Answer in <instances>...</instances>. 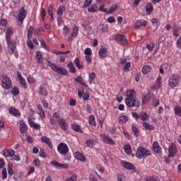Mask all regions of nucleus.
<instances>
[{
    "mask_svg": "<svg viewBox=\"0 0 181 181\" xmlns=\"http://www.w3.org/2000/svg\"><path fill=\"white\" fill-rule=\"evenodd\" d=\"M13 35V28L10 27L6 31V42L8 46V52L9 54H13L16 50V42L11 40V36Z\"/></svg>",
    "mask_w": 181,
    "mask_h": 181,
    "instance_id": "1",
    "label": "nucleus"
},
{
    "mask_svg": "<svg viewBox=\"0 0 181 181\" xmlns=\"http://www.w3.org/2000/svg\"><path fill=\"white\" fill-rule=\"evenodd\" d=\"M47 62L48 67H50L53 71H55L58 74H62V76H67V74H69V71H67L66 69L58 66L56 64L49 61L48 59H47Z\"/></svg>",
    "mask_w": 181,
    "mask_h": 181,
    "instance_id": "2",
    "label": "nucleus"
},
{
    "mask_svg": "<svg viewBox=\"0 0 181 181\" xmlns=\"http://www.w3.org/2000/svg\"><path fill=\"white\" fill-rule=\"evenodd\" d=\"M69 146L66 143H60L57 146V151L59 155H62L64 157L65 160H70V156H66L69 153Z\"/></svg>",
    "mask_w": 181,
    "mask_h": 181,
    "instance_id": "3",
    "label": "nucleus"
},
{
    "mask_svg": "<svg viewBox=\"0 0 181 181\" xmlns=\"http://www.w3.org/2000/svg\"><path fill=\"white\" fill-rule=\"evenodd\" d=\"M0 81L1 83V87L4 90H11L12 88V80L8 75H2L0 78Z\"/></svg>",
    "mask_w": 181,
    "mask_h": 181,
    "instance_id": "4",
    "label": "nucleus"
},
{
    "mask_svg": "<svg viewBox=\"0 0 181 181\" xmlns=\"http://www.w3.org/2000/svg\"><path fill=\"white\" fill-rule=\"evenodd\" d=\"M149 155H151V151L142 146H139L137 148V151L136 152V157L138 158V159L146 158V156H149Z\"/></svg>",
    "mask_w": 181,
    "mask_h": 181,
    "instance_id": "5",
    "label": "nucleus"
},
{
    "mask_svg": "<svg viewBox=\"0 0 181 181\" xmlns=\"http://www.w3.org/2000/svg\"><path fill=\"white\" fill-rule=\"evenodd\" d=\"M180 83V79L178 74H173L170 76L168 80L169 86L171 88H175V87H177Z\"/></svg>",
    "mask_w": 181,
    "mask_h": 181,
    "instance_id": "6",
    "label": "nucleus"
},
{
    "mask_svg": "<svg viewBox=\"0 0 181 181\" xmlns=\"http://www.w3.org/2000/svg\"><path fill=\"white\" fill-rule=\"evenodd\" d=\"M125 103L126 105H127V107H129V108H134V107L138 108L139 107L141 106V103H139L138 98L125 99Z\"/></svg>",
    "mask_w": 181,
    "mask_h": 181,
    "instance_id": "7",
    "label": "nucleus"
},
{
    "mask_svg": "<svg viewBox=\"0 0 181 181\" xmlns=\"http://www.w3.org/2000/svg\"><path fill=\"white\" fill-rule=\"evenodd\" d=\"M28 15V12H26V10L23 7L20 8L18 16L17 17L18 21L21 22V24L23 23V21H25V18H26Z\"/></svg>",
    "mask_w": 181,
    "mask_h": 181,
    "instance_id": "8",
    "label": "nucleus"
},
{
    "mask_svg": "<svg viewBox=\"0 0 181 181\" xmlns=\"http://www.w3.org/2000/svg\"><path fill=\"white\" fill-rule=\"evenodd\" d=\"M115 40L119 42L122 45H128V41L127 40V37L124 35L117 34L115 36Z\"/></svg>",
    "mask_w": 181,
    "mask_h": 181,
    "instance_id": "9",
    "label": "nucleus"
},
{
    "mask_svg": "<svg viewBox=\"0 0 181 181\" xmlns=\"http://www.w3.org/2000/svg\"><path fill=\"white\" fill-rule=\"evenodd\" d=\"M17 76L18 81H20L21 87H22V88H28L26 81L25 80V78L22 76V74L21 72H19V71H17Z\"/></svg>",
    "mask_w": 181,
    "mask_h": 181,
    "instance_id": "10",
    "label": "nucleus"
},
{
    "mask_svg": "<svg viewBox=\"0 0 181 181\" xmlns=\"http://www.w3.org/2000/svg\"><path fill=\"white\" fill-rule=\"evenodd\" d=\"M100 138H102L103 142H105V144H107L108 145H114V144H115L114 140H112L110 136L105 134H100Z\"/></svg>",
    "mask_w": 181,
    "mask_h": 181,
    "instance_id": "11",
    "label": "nucleus"
},
{
    "mask_svg": "<svg viewBox=\"0 0 181 181\" xmlns=\"http://www.w3.org/2000/svg\"><path fill=\"white\" fill-rule=\"evenodd\" d=\"M51 165L54 168H60V169H69V166L67 164H62L56 160L50 162Z\"/></svg>",
    "mask_w": 181,
    "mask_h": 181,
    "instance_id": "12",
    "label": "nucleus"
},
{
    "mask_svg": "<svg viewBox=\"0 0 181 181\" xmlns=\"http://www.w3.org/2000/svg\"><path fill=\"white\" fill-rule=\"evenodd\" d=\"M99 57L102 59L108 57V49L105 47L100 48L98 51Z\"/></svg>",
    "mask_w": 181,
    "mask_h": 181,
    "instance_id": "13",
    "label": "nucleus"
},
{
    "mask_svg": "<svg viewBox=\"0 0 181 181\" xmlns=\"http://www.w3.org/2000/svg\"><path fill=\"white\" fill-rule=\"evenodd\" d=\"M176 152H177V148H176V146L175 144H172L169 146L168 157L169 158H173V156H175V155H176Z\"/></svg>",
    "mask_w": 181,
    "mask_h": 181,
    "instance_id": "14",
    "label": "nucleus"
},
{
    "mask_svg": "<svg viewBox=\"0 0 181 181\" xmlns=\"http://www.w3.org/2000/svg\"><path fill=\"white\" fill-rule=\"evenodd\" d=\"M126 98L125 100H129L131 98H136V92H135V90L132 89L127 90L126 92Z\"/></svg>",
    "mask_w": 181,
    "mask_h": 181,
    "instance_id": "15",
    "label": "nucleus"
},
{
    "mask_svg": "<svg viewBox=\"0 0 181 181\" xmlns=\"http://www.w3.org/2000/svg\"><path fill=\"white\" fill-rule=\"evenodd\" d=\"M20 127H19V130L21 134H26V132H28V125H26V123L25 122V121L21 120L20 122Z\"/></svg>",
    "mask_w": 181,
    "mask_h": 181,
    "instance_id": "16",
    "label": "nucleus"
},
{
    "mask_svg": "<svg viewBox=\"0 0 181 181\" xmlns=\"http://www.w3.org/2000/svg\"><path fill=\"white\" fill-rule=\"evenodd\" d=\"M162 87V76H158L156 79V83L153 86V90H158Z\"/></svg>",
    "mask_w": 181,
    "mask_h": 181,
    "instance_id": "17",
    "label": "nucleus"
},
{
    "mask_svg": "<svg viewBox=\"0 0 181 181\" xmlns=\"http://www.w3.org/2000/svg\"><path fill=\"white\" fill-rule=\"evenodd\" d=\"M122 165L125 169H128L129 170H135V166H134V165H132L131 163L122 160Z\"/></svg>",
    "mask_w": 181,
    "mask_h": 181,
    "instance_id": "18",
    "label": "nucleus"
},
{
    "mask_svg": "<svg viewBox=\"0 0 181 181\" xmlns=\"http://www.w3.org/2000/svg\"><path fill=\"white\" fill-rule=\"evenodd\" d=\"M153 152H155L156 153H162V148L160 147L158 141H154L153 143Z\"/></svg>",
    "mask_w": 181,
    "mask_h": 181,
    "instance_id": "19",
    "label": "nucleus"
},
{
    "mask_svg": "<svg viewBox=\"0 0 181 181\" xmlns=\"http://www.w3.org/2000/svg\"><path fill=\"white\" fill-rule=\"evenodd\" d=\"M38 93L40 95H42V97H47L49 95V92L47 91L46 87L42 86L39 87Z\"/></svg>",
    "mask_w": 181,
    "mask_h": 181,
    "instance_id": "20",
    "label": "nucleus"
},
{
    "mask_svg": "<svg viewBox=\"0 0 181 181\" xmlns=\"http://www.w3.org/2000/svg\"><path fill=\"white\" fill-rule=\"evenodd\" d=\"M41 141L46 144V145H47V146H49L50 149H53V144H52V141H50V139H49V137L46 136H42L41 138Z\"/></svg>",
    "mask_w": 181,
    "mask_h": 181,
    "instance_id": "21",
    "label": "nucleus"
},
{
    "mask_svg": "<svg viewBox=\"0 0 181 181\" xmlns=\"http://www.w3.org/2000/svg\"><path fill=\"white\" fill-rule=\"evenodd\" d=\"M59 125L62 129V131H67V127H69V124L66 122V119H62L59 120Z\"/></svg>",
    "mask_w": 181,
    "mask_h": 181,
    "instance_id": "22",
    "label": "nucleus"
},
{
    "mask_svg": "<svg viewBox=\"0 0 181 181\" xmlns=\"http://www.w3.org/2000/svg\"><path fill=\"white\" fill-rule=\"evenodd\" d=\"M75 158L77 159V160H80L81 162H86V156L80 151L75 153Z\"/></svg>",
    "mask_w": 181,
    "mask_h": 181,
    "instance_id": "23",
    "label": "nucleus"
},
{
    "mask_svg": "<svg viewBox=\"0 0 181 181\" xmlns=\"http://www.w3.org/2000/svg\"><path fill=\"white\" fill-rule=\"evenodd\" d=\"M13 153H15V151L12 149L3 150V155L5 158H11L13 156Z\"/></svg>",
    "mask_w": 181,
    "mask_h": 181,
    "instance_id": "24",
    "label": "nucleus"
},
{
    "mask_svg": "<svg viewBox=\"0 0 181 181\" xmlns=\"http://www.w3.org/2000/svg\"><path fill=\"white\" fill-rule=\"evenodd\" d=\"M37 107L38 109V114L40 118H46V112L45 111V109H43V106H42V105H37Z\"/></svg>",
    "mask_w": 181,
    "mask_h": 181,
    "instance_id": "25",
    "label": "nucleus"
},
{
    "mask_svg": "<svg viewBox=\"0 0 181 181\" xmlns=\"http://www.w3.org/2000/svg\"><path fill=\"white\" fill-rule=\"evenodd\" d=\"M150 99H151V93L149 92L148 93H144L141 98L142 104L143 105L146 104Z\"/></svg>",
    "mask_w": 181,
    "mask_h": 181,
    "instance_id": "26",
    "label": "nucleus"
},
{
    "mask_svg": "<svg viewBox=\"0 0 181 181\" xmlns=\"http://www.w3.org/2000/svg\"><path fill=\"white\" fill-rule=\"evenodd\" d=\"M28 124L31 128H34V129H40V124L35 123L33 122L32 119H28Z\"/></svg>",
    "mask_w": 181,
    "mask_h": 181,
    "instance_id": "27",
    "label": "nucleus"
},
{
    "mask_svg": "<svg viewBox=\"0 0 181 181\" xmlns=\"http://www.w3.org/2000/svg\"><path fill=\"white\" fill-rule=\"evenodd\" d=\"M9 114H11L14 117H19L21 115V112H19V110H17L15 107H10L8 109Z\"/></svg>",
    "mask_w": 181,
    "mask_h": 181,
    "instance_id": "28",
    "label": "nucleus"
},
{
    "mask_svg": "<svg viewBox=\"0 0 181 181\" xmlns=\"http://www.w3.org/2000/svg\"><path fill=\"white\" fill-rule=\"evenodd\" d=\"M71 129L75 132H79V134L83 133V130L81 129V127L76 124H73L71 125Z\"/></svg>",
    "mask_w": 181,
    "mask_h": 181,
    "instance_id": "29",
    "label": "nucleus"
},
{
    "mask_svg": "<svg viewBox=\"0 0 181 181\" xmlns=\"http://www.w3.org/2000/svg\"><path fill=\"white\" fill-rule=\"evenodd\" d=\"M132 132H134V136L138 137L139 136V129H138V125L135 124H132Z\"/></svg>",
    "mask_w": 181,
    "mask_h": 181,
    "instance_id": "30",
    "label": "nucleus"
},
{
    "mask_svg": "<svg viewBox=\"0 0 181 181\" xmlns=\"http://www.w3.org/2000/svg\"><path fill=\"white\" fill-rule=\"evenodd\" d=\"M143 127L145 129H147V131H153L155 129V126L151 125L146 122H143Z\"/></svg>",
    "mask_w": 181,
    "mask_h": 181,
    "instance_id": "31",
    "label": "nucleus"
},
{
    "mask_svg": "<svg viewBox=\"0 0 181 181\" xmlns=\"http://www.w3.org/2000/svg\"><path fill=\"white\" fill-rule=\"evenodd\" d=\"M119 124H127L128 122V117L127 115H122L118 117Z\"/></svg>",
    "mask_w": 181,
    "mask_h": 181,
    "instance_id": "32",
    "label": "nucleus"
},
{
    "mask_svg": "<svg viewBox=\"0 0 181 181\" xmlns=\"http://www.w3.org/2000/svg\"><path fill=\"white\" fill-rule=\"evenodd\" d=\"M146 21L145 20H139L136 22L135 28H141V26H146Z\"/></svg>",
    "mask_w": 181,
    "mask_h": 181,
    "instance_id": "33",
    "label": "nucleus"
},
{
    "mask_svg": "<svg viewBox=\"0 0 181 181\" xmlns=\"http://www.w3.org/2000/svg\"><path fill=\"white\" fill-rule=\"evenodd\" d=\"M74 63L76 67H77V69H84V65H83L81 63H80V59L76 58L74 61Z\"/></svg>",
    "mask_w": 181,
    "mask_h": 181,
    "instance_id": "34",
    "label": "nucleus"
},
{
    "mask_svg": "<svg viewBox=\"0 0 181 181\" xmlns=\"http://www.w3.org/2000/svg\"><path fill=\"white\" fill-rule=\"evenodd\" d=\"M36 57H37V63H39V64H42L43 63V56L42 55V53L39 51L36 52Z\"/></svg>",
    "mask_w": 181,
    "mask_h": 181,
    "instance_id": "35",
    "label": "nucleus"
},
{
    "mask_svg": "<svg viewBox=\"0 0 181 181\" xmlns=\"http://www.w3.org/2000/svg\"><path fill=\"white\" fill-rule=\"evenodd\" d=\"M151 70H152V67L150 65H146L142 68L141 71L143 74H148Z\"/></svg>",
    "mask_w": 181,
    "mask_h": 181,
    "instance_id": "36",
    "label": "nucleus"
},
{
    "mask_svg": "<svg viewBox=\"0 0 181 181\" xmlns=\"http://www.w3.org/2000/svg\"><path fill=\"white\" fill-rule=\"evenodd\" d=\"M152 11H153V6L152 4L148 3L146 6V11L149 15V13H152Z\"/></svg>",
    "mask_w": 181,
    "mask_h": 181,
    "instance_id": "37",
    "label": "nucleus"
},
{
    "mask_svg": "<svg viewBox=\"0 0 181 181\" xmlns=\"http://www.w3.org/2000/svg\"><path fill=\"white\" fill-rule=\"evenodd\" d=\"M89 124L90 125H92V127H95V125H97V123L95 122V117H94V115H90L89 117Z\"/></svg>",
    "mask_w": 181,
    "mask_h": 181,
    "instance_id": "38",
    "label": "nucleus"
},
{
    "mask_svg": "<svg viewBox=\"0 0 181 181\" xmlns=\"http://www.w3.org/2000/svg\"><path fill=\"white\" fill-rule=\"evenodd\" d=\"M88 11L92 13L97 12V11H98V6L97 4H93L88 8Z\"/></svg>",
    "mask_w": 181,
    "mask_h": 181,
    "instance_id": "39",
    "label": "nucleus"
},
{
    "mask_svg": "<svg viewBox=\"0 0 181 181\" xmlns=\"http://www.w3.org/2000/svg\"><path fill=\"white\" fill-rule=\"evenodd\" d=\"M78 35V27L74 26L72 30L71 36L72 37H77Z\"/></svg>",
    "mask_w": 181,
    "mask_h": 181,
    "instance_id": "40",
    "label": "nucleus"
},
{
    "mask_svg": "<svg viewBox=\"0 0 181 181\" xmlns=\"http://www.w3.org/2000/svg\"><path fill=\"white\" fill-rule=\"evenodd\" d=\"M118 9V6L117 4H113L110 8L109 11H107V13H112L113 12H115Z\"/></svg>",
    "mask_w": 181,
    "mask_h": 181,
    "instance_id": "41",
    "label": "nucleus"
},
{
    "mask_svg": "<svg viewBox=\"0 0 181 181\" xmlns=\"http://www.w3.org/2000/svg\"><path fill=\"white\" fill-rule=\"evenodd\" d=\"M64 11H66V8H64V6H61L59 7L58 10L57 11V13L59 16H63V12H64Z\"/></svg>",
    "mask_w": 181,
    "mask_h": 181,
    "instance_id": "42",
    "label": "nucleus"
},
{
    "mask_svg": "<svg viewBox=\"0 0 181 181\" xmlns=\"http://www.w3.org/2000/svg\"><path fill=\"white\" fill-rule=\"evenodd\" d=\"M11 93L14 95V96H16V95H19V88L16 87V86H14Z\"/></svg>",
    "mask_w": 181,
    "mask_h": 181,
    "instance_id": "43",
    "label": "nucleus"
},
{
    "mask_svg": "<svg viewBox=\"0 0 181 181\" xmlns=\"http://www.w3.org/2000/svg\"><path fill=\"white\" fill-rule=\"evenodd\" d=\"M33 26H30V28L28 29V40H30V37H32V36H33Z\"/></svg>",
    "mask_w": 181,
    "mask_h": 181,
    "instance_id": "44",
    "label": "nucleus"
},
{
    "mask_svg": "<svg viewBox=\"0 0 181 181\" xmlns=\"http://www.w3.org/2000/svg\"><path fill=\"white\" fill-rule=\"evenodd\" d=\"M124 152L125 153H127V155H129L131 153V145L126 144L124 146Z\"/></svg>",
    "mask_w": 181,
    "mask_h": 181,
    "instance_id": "45",
    "label": "nucleus"
},
{
    "mask_svg": "<svg viewBox=\"0 0 181 181\" xmlns=\"http://www.w3.org/2000/svg\"><path fill=\"white\" fill-rule=\"evenodd\" d=\"M95 78V73L92 72L89 74V84H92Z\"/></svg>",
    "mask_w": 181,
    "mask_h": 181,
    "instance_id": "46",
    "label": "nucleus"
},
{
    "mask_svg": "<svg viewBox=\"0 0 181 181\" xmlns=\"http://www.w3.org/2000/svg\"><path fill=\"white\" fill-rule=\"evenodd\" d=\"M6 25H8V20L6 19L0 20V29H2V28L6 26Z\"/></svg>",
    "mask_w": 181,
    "mask_h": 181,
    "instance_id": "47",
    "label": "nucleus"
},
{
    "mask_svg": "<svg viewBox=\"0 0 181 181\" xmlns=\"http://www.w3.org/2000/svg\"><path fill=\"white\" fill-rule=\"evenodd\" d=\"M93 1L90 0H86L82 6V8H88V6H91Z\"/></svg>",
    "mask_w": 181,
    "mask_h": 181,
    "instance_id": "48",
    "label": "nucleus"
},
{
    "mask_svg": "<svg viewBox=\"0 0 181 181\" xmlns=\"http://www.w3.org/2000/svg\"><path fill=\"white\" fill-rule=\"evenodd\" d=\"M175 115H179V117H181V107L180 106H177L174 109Z\"/></svg>",
    "mask_w": 181,
    "mask_h": 181,
    "instance_id": "49",
    "label": "nucleus"
},
{
    "mask_svg": "<svg viewBox=\"0 0 181 181\" xmlns=\"http://www.w3.org/2000/svg\"><path fill=\"white\" fill-rule=\"evenodd\" d=\"M146 49H148V50H149L150 52L153 51V49H155V45L153 44V42H150L149 44H148L146 45Z\"/></svg>",
    "mask_w": 181,
    "mask_h": 181,
    "instance_id": "50",
    "label": "nucleus"
},
{
    "mask_svg": "<svg viewBox=\"0 0 181 181\" xmlns=\"http://www.w3.org/2000/svg\"><path fill=\"white\" fill-rule=\"evenodd\" d=\"M41 43V47L43 49H45V50H47V52H50V49H49V46H47V45H46V42L42 40L40 41Z\"/></svg>",
    "mask_w": 181,
    "mask_h": 181,
    "instance_id": "51",
    "label": "nucleus"
},
{
    "mask_svg": "<svg viewBox=\"0 0 181 181\" xmlns=\"http://www.w3.org/2000/svg\"><path fill=\"white\" fill-rule=\"evenodd\" d=\"M85 59L88 64H91L93 62V57H91V55H86Z\"/></svg>",
    "mask_w": 181,
    "mask_h": 181,
    "instance_id": "52",
    "label": "nucleus"
},
{
    "mask_svg": "<svg viewBox=\"0 0 181 181\" xmlns=\"http://www.w3.org/2000/svg\"><path fill=\"white\" fill-rule=\"evenodd\" d=\"M140 118L142 121H148V114L146 112L141 113Z\"/></svg>",
    "mask_w": 181,
    "mask_h": 181,
    "instance_id": "53",
    "label": "nucleus"
},
{
    "mask_svg": "<svg viewBox=\"0 0 181 181\" xmlns=\"http://www.w3.org/2000/svg\"><path fill=\"white\" fill-rule=\"evenodd\" d=\"M8 177V172H6V168H4L2 170V177L1 179L3 180H5V179H6Z\"/></svg>",
    "mask_w": 181,
    "mask_h": 181,
    "instance_id": "54",
    "label": "nucleus"
},
{
    "mask_svg": "<svg viewBox=\"0 0 181 181\" xmlns=\"http://www.w3.org/2000/svg\"><path fill=\"white\" fill-rule=\"evenodd\" d=\"M84 54H86V56H93V52L91 51L90 48H86L84 50Z\"/></svg>",
    "mask_w": 181,
    "mask_h": 181,
    "instance_id": "55",
    "label": "nucleus"
},
{
    "mask_svg": "<svg viewBox=\"0 0 181 181\" xmlns=\"http://www.w3.org/2000/svg\"><path fill=\"white\" fill-rule=\"evenodd\" d=\"M11 160H16L17 162H19L21 160V157L15 153L11 157Z\"/></svg>",
    "mask_w": 181,
    "mask_h": 181,
    "instance_id": "56",
    "label": "nucleus"
},
{
    "mask_svg": "<svg viewBox=\"0 0 181 181\" xmlns=\"http://www.w3.org/2000/svg\"><path fill=\"white\" fill-rule=\"evenodd\" d=\"M33 163L36 166V168H40V160H39V158H35Z\"/></svg>",
    "mask_w": 181,
    "mask_h": 181,
    "instance_id": "57",
    "label": "nucleus"
},
{
    "mask_svg": "<svg viewBox=\"0 0 181 181\" xmlns=\"http://www.w3.org/2000/svg\"><path fill=\"white\" fill-rule=\"evenodd\" d=\"M122 131H123V134H124V136L127 138V139H129V138H130L129 133H128V131H127V129H125V127H122Z\"/></svg>",
    "mask_w": 181,
    "mask_h": 181,
    "instance_id": "58",
    "label": "nucleus"
},
{
    "mask_svg": "<svg viewBox=\"0 0 181 181\" xmlns=\"http://www.w3.org/2000/svg\"><path fill=\"white\" fill-rule=\"evenodd\" d=\"M82 98H83V100H84V101H87L88 98H90V93L86 92L83 93Z\"/></svg>",
    "mask_w": 181,
    "mask_h": 181,
    "instance_id": "59",
    "label": "nucleus"
},
{
    "mask_svg": "<svg viewBox=\"0 0 181 181\" xmlns=\"http://www.w3.org/2000/svg\"><path fill=\"white\" fill-rule=\"evenodd\" d=\"M63 33L66 35H69V33H70V28H69L67 26H64L63 28Z\"/></svg>",
    "mask_w": 181,
    "mask_h": 181,
    "instance_id": "60",
    "label": "nucleus"
},
{
    "mask_svg": "<svg viewBox=\"0 0 181 181\" xmlns=\"http://www.w3.org/2000/svg\"><path fill=\"white\" fill-rule=\"evenodd\" d=\"M176 47L181 49V37H179L176 41Z\"/></svg>",
    "mask_w": 181,
    "mask_h": 181,
    "instance_id": "61",
    "label": "nucleus"
},
{
    "mask_svg": "<svg viewBox=\"0 0 181 181\" xmlns=\"http://www.w3.org/2000/svg\"><path fill=\"white\" fill-rule=\"evenodd\" d=\"M108 23H115V22H117V20H115V18L112 16L109 17L107 19Z\"/></svg>",
    "mask_w": 181,
    "mask_h": 181,
    "instance_id": "62",
    "label": "nucleus"
},
{
    "mask_svg": "<svg viewBox=\"0 0 181 181\" xmlns=\"http://www.w3.org/2000/svg\"><path fill=\"white\" fill-rule=\"evenodd\" d=\"M146 181H159V180H158V177L152 176L148 177Z\"/></svg>",
    "mask_w": 181,
    "mask_h": 181,
    "instance_id": "63",
    "label": "nucleus"
},
{
    "mask_svg": "<svg viewBox=\"0 0 181 181\" xmlns=\"http://www.w3.org/2000/svg\"><path fill=\"white\" fill-rule=\"evenodd\" d=\"M66 181H77V175H73L71 177L68 178Z\"/></svg>",
    "mask_w": 181,
    "mask_h": 181,
    "instance_id": "64",
    "label": "nucleus"
}]
</instances>
